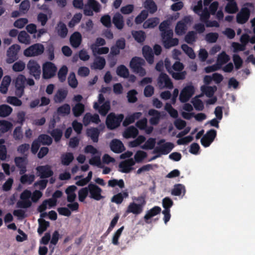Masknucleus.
<instances>
[{
  "instance_id": "ea45409f",
  "label": "nucleus",
  "mask_w": 255,
  "mask_h": 255,
  "mask_svg": "<svg viewBox=\"0 0 255 255\" xmlns=\"http://www.w3.org/2000/svg\"><path fill=\"white\" fill-rule=\"evenodd\" d=\"M11 82V78L9 76H5L2 81L0 91L1 93L5 94L7 92L8 87Z\"/></svg>"
},
{
  "instance_id": "c9c22d12",
  "label": "nucleus",
  "mask_w": 255,
  "mask_h": 255,
  "mask_svg": "<svg viewBox=\"0 0 255 255\" xmlns=\"http://www.w3.org/2000/svg\"><path fill=\"white\" fill-rule=\"evenodd\" d=\"M113 22L115 26L121 29L124 26L123 16L119 13H116L113 18Z\"/></svg>"
},
{
  "instance_id": "4be33fe9",
  "label": "nucleus",
  "mask_w": 255,
  "mask_h": 255,
  "mask_svg": "<svg viewBox=\"0 0 255 255\" xmlns=\"http://www.w3.org/2000/svg\"><path fill=\"white\" fill-rule=\"evenodd\" d=\"M165 66L169 73L172 75L173 78L176 80L184 79L186 75L185 71H183L181 73H176L173 71L171 67H170V62L168 59L165 60Z\"/></svg>"
},
{
  "instance_id": "f257e3e1",
  "label": "nucleus",
  "mask_w": 255,
  "mask_h": 255,
  "mask_svg": "<svg viewBox=\"0 0 255 255\" xmlns=\"http://www.w3.org/2000/svg\"><path fill=\"white\" fill-rule=\"evenodd\" d=\"M213 1V0H204L203 5L201 0L199 1L197 4L193 7L194 11L200 15V20L206 24L207 27H219V24L215 20L209 21L210 13L208 11L207 6Z\"/></svg>"
},
{
  "instance_id": "a211bd4d",
  "label": "nucleus",
  "mask_w": 255,
  "mask_h": 255,
  "mask_svg": "<svg viewBox=\"0 0 255 255\" xmlns=\"http://www.w3.org/2000/svg\"><path fill=\"white\" fill-rule=\"evenodd\" d=\"M27 67L31 75H33L36 79H38L40 77L41 74L40 66L36 61L34 60H29Z\"/></svg>"
},
{
  "instance_id": "423d86ee",
  "label": "nucleus",
  "mask_w": 255,
  "mask_h": 255,
  "mask_svg": "<svg viewBox=\"0 0 255 255\" xmlns=\"http://www.w3.org/2000/svg\"><path fill=\"white\" fill-rule=\"evenodd\" d=\"M102 94H100L98 97V102L94 104V108L97 110L101 115L105 116L111 108L110 102L106 101Z\"/></svg>"
},
{
  "instance_id": "ddd939ff",
  "label": "nucleus",
  "mask_w": 255,
  "mask_h": 255,
  "mask_svg": "<svg viewBox=\"0 0 255 255\" xmlns=\"http://www.w3.org/2000/svg\"><path fill=\"white\" fill-rule=\"evenodd\" d=\"M43 77L44 79H49L52 77L57 70L56 66L51 62H47L42 66Z\"/></svg>"
},
{
  "instance_id": "69168bd1",
  "label": "nucleus",
  "mask_w": 255,
  "mask_h": 255,
  "mask_svg": "<svg viewBox=\"0 0 255 255\" xmlns=\"http://www.w3.org/2000/svg\"><path fill=\"white\" fill-rule=\"evenodd\" d=\"M25 68V64L22 61H18L12 65V70L15 72H21Z\"/></svg>"
},
{
  "instance_id": "8fccbe9b",
  "label": "nucleus",
  "mask_w": 255,
  "mask_h": 255,
  "mask_svg": "<svg viewBox=\"0 0 255 255\" xmlns=\"http://www.w3.org/2000/svg\"><path fill=\"white\" fill-rule=\"evenodd\" d=\"M202 95H199L194 98L192 100V103L196 110L202 111L204 109V104L202 101L199 99Z\"/></svg>"
},
{
  "instance_id": "e2e57ef3",
  "label": "nucleus",
  "mask_w": 255,
  "mask_h": 255,
  "mask_svg": "<svg viewBox=\"0 0 255 255\" xmlns=\"http://www.w3.org/2000/svg\"><path fill=\"white\" fill-rule=\"evenodd\" d=\"M108 186L112 187H114L116 186H118L120 188H123L125 187V184L123 179H112L108 181Z\"/></svg>"
},
{
  "instance_id": "680f3d73",
  "label": "nucleus",
  "mask_w": 255,
  "mask_h": 255,
  "mask_svg": "<svg viewBox=\"0 0 255 255\" xmlns=\"http://www.w3.org/2000/svg\"><path fill=\"white\" fill-rule=\"evenodd\" d=\"M185 189L184 186L181 184L175 185L172 191L171 194L175 196H179L182 193L184 194Z\"/></svg>"
},
{
  "instance_id": "5fc2aeb1",
  "label": "nucleus",
  "mask_w": 255,
  "mask_h": 255,
  "mask_svg": "<svg viewBox=\"0 0 255 255\" xmlns=\"http://www.w3.org/2000/svg\"><path fill=\"white\" fill-rule=\"evenodd\" d=\"M89 196V191L88 186L87 187L82 188L78 191V198L80 202H84L88 196Z\"/></svg>"
},
{
  "instance_id": "aec40b11",
  "label": "nucleus",
  "mask_w": 255,
  "mask_h": 255,
  "mask_svg": "<svg viewBox=\"0 0 255 255\" xmlns=\"http://www.w3.org/2000/svg\"><path fill=\"white\" fill-rule=\"evenodd\" d=\"M89 8H91L96 12H98L100 10V4L95 0H88L87 4L84 8V13L87 15H93V11Z\"/></svg>"
},
{
  "instance_id": "0e129e2a",
  "label": "nucleus",
  "mask_w": 255,
  "mask_h": 255,
  "mask_svg": "<svg viewBox=\"0 0 255 255\" xmlns=\"http://www.w3.org/2000/svg\"><path fill=\"white\" fill-rule=\"evenodd\" d=\"M57 31L58 34L61 37H64L67 35L68 30L66 25L63 23H59L57 26Z\"/></svg>"
},
{
  "instance_id": "603ef678",
  "label": "nucleus",
  "mask_w": 255,
  "mask_h": 255,
  "mask_svg": "<svg viewBox=\"0 0 255 255\" xmlns=\"http://www.w3.org/2000/svg\"><path fill=\"white\" fill-rule=\"evenodd\" d=\"M67 92L64 90H59L54 96V100L56 103H60L63 101L67 96Z\"/></svg>"
},
{
  "instance_id": "7c9ffc66",
  "label": "nucleus",
  "mask_w": 255,
  "mask_h": 255,
  "mask_svg": "<svg viewBox=\"0 0 255 255\" xmlns=\"http://www.w3.org/2000/svg\"><path fill=\"white\" fill-rule=\"evenodd\" d=\"M138 133V131L136 128L131 126L127 128L124 132L123 135L125 138H134Z\"/></svg>"
},
{
  "instance_id": "2eb2a0df",
  "label": "nucleus",
  "mask_w": 255,
  "mask_h": 255,
  "mask_svg": "<svg viewBox=\"0 0 255 255\" xmlns=\"http://www.w3.org/2000/svg\"><path fill=\"white\" fill-rule=\"evenodd\" d=\"M25 77L22 75H18L13 81L16 88L15 94L20 97L23 94Z\"/></svg>"
},
{
  "instance_id": "052dcab7",
  "label": "nucleus",
  "mask_w": 255,
  "mask_h": 255,
  "mask_svg": "<svg viewBox=\"0 0 255 255\" xmlns=\"http://www.w3.org/2000/svg\"><path fill=\"white\" fill-rule=\"evenodd\" d=\"M161 208L159 207L155 206L153 207L152 209L150 210L145 215L144 219L145 220H148L151 217L157 215L160 212Z\"/></svg>"
},
{
  "instance_id": "f8f14e48",
  "label": "nucleus",
  "mask_w": 255,
  "mask_h": 255,
  "mask_svg": "<svg viewBox=\"0 0 255 255\" xmlns=\"http://www.w3.org/2000/svg\"><path fill=\"white\" fill-rule=\"evenodd\" d=\"M89 191V197L97 201H99L104 198L102 195V190L97 185L94 184H90L88 185Z\"/></svg>"
},
{
  "instance_id": "58836bf2",
  "label": "nucleus",
  "mask_w": 255,
  "mask_h": 255,
  "mask_svg": "<svg viewBox=\"0 0 255 255\" xmlns=\"http://www.w3.org/2000/svg\"><path fill=\"white\" fill-rule=\"evenodd\" d=\"M149 115L152 116L150 119V123L151 125H156L158 124L160 118V114L159 112L155 110H150L148 112Z\"/></svg>"
},
{
  "instance_id": "37998d69",
  "label": "nucleus",
  "mask_w": 255,
  "mask_h": 255,
  "mask_svg": "<svg viewBox=\"0 0 255 255\" xmlns=\"http://www.w3.org/2000/svg\"><path fill=\"white\" fill-rule=\"evenodd\" d=\"M91 49L94 55L96 54H105L109 51V48L107 47H98L96 45H91Z\"/></svg>"
},
{
  "instance_id": "7ed1b4c3",
  "label": "nucleus",
  "mask_w": 255,
  "mask_h": 255,
  "mask_svg": "<svg viewBox=\"0 0 255 255\" xmlns=\"http://www.w3.org/2000/svg\"><path fill=\"white\" fill-rule=\"evenodd\" d=\"M42 196L39 190H35L32 193L28 190H25L20 195V200L17 202L19 207L27 208L32 205V202H36Z\"/></svg>"
},
{
  "instance_id": "393cba45",
  "label": "nucleus",
  "mask_w": 255,
  "mask_h": 255,
  "mask_svg": "<svg viewBox=\"0 0 255 255\" xmlns=\"http://www.w3.org/2000/svg\"><path fill=\"white\" fill-rule=\"evenodd\" d=\"M111 150L116 153H121L125 150V147L121 141L117 139H113L110 143Z\"/></svg>"
},
{
  "instance_id": "4d7b16f0",
  "label": "nucleus",
  "mask_w": 255,
  "mask_h": 255,
  "mask_svg": "<svg viewBox=\"0 0 255 255\" xmlns=\"http://www.w3.org/2000/svg\"><path fill=\"white\" fill-rule=\"evenodd\" d=\"M147 153L142 150H138L136 152L134 156V159L135 162H142L146 157Z\"/></svg>"
},
{
  "instance_id": "5701e85b",
  "label": "nucleus",
  "mask_w": 255,
  "mask_h": 255,
  "mask_svg": "<svg viewBox=\"0 0 255 255\" xmlns=\"http://www.w3.org/2000/svg\"><path fill=\"white\" fill-rule=\"evenodd\" d=\"M216 135V131H209L201 139V143L205 147L209 146L214 139Z\"/></svg>"
},
{
  "instance_id": "6e6552de",
  "label": "nucleus",
  "mask_w": 255,
  "mask_h": 255,
  "mask_svg": "<svg viewBox=\"0 0 255 255\" xmlns=\"http://www.w3.org/2000/svg\"><path fill=\"white\" fill-rule=\"evenodd\" d=\"M254 9L252 3H248L241 9L237 15V21L238 23L243 24L249 19L250 12Z\"/></svg>"
},
{
  "instance_id": "dca6fc26",
  "label": "nucleus",
  "mask_w": 255,
  "mask_h": 255,
  "mask_svg": "<svg viewBox=\"0 0 255 255\" xmlns=\"http://www.w3.org/2000/svg\"><path fill=\"white\" fill-rule=\"evenodd\" d=\"M192 21L191 16H186L182 20L178 22L175 27V32L178 35L183 34L187 29V25Z\"/></svg>"
},
{
  "instance_id": "6ab92c4d",
  "label": "nucleus",
  "mask_w": 255,
  "mask_h": 255,
  "mask_svg": "<svg viewBox=\"0 0 255 255\" xmlns=\"http://www.w3.org/2000/svg\"><path fill=\"white\" fill-rule=\"evenodd\" d=\"M157 85L160 89L168 88L172 89L173 84L168 76L165 74L161 73L157 81Z\"/></svg>"
},
{
  "instance_id": "f704fd0d",
  "label": "nucleus",
  "mask_w": 255,
  "mask_h": 255,
  "mask_svg": "<svg viewBox=\"0 0 255 255\" xmlns=\"http://www.w3.org/2000/svg\"><path fill=\"white\" fill-rule=\"evenodd\" d=\"M142 113L141 112H136L127 116L123 122V125L127 126L133 123L135 120L139 119Z\"/></svg>"
},
{
  "instance_id": "a18cd8bd",
  "label": "nucleus",
  "mask_w": 255,
  "mask_h": 255,
  "mask_svg": "<svg viewBox=\"0 0 255 255\" xmlns=\"http://www.w3.org/2000/svg\"><path fill=\"white\" fill-rule=\"evenodd\" d=\"M90 164L102 168L103 167V164L101 160V153L94 155L89 160Z\"/></svg>"
},
{
  "instance_id": "6e6d98bb",
  "label": "nucleus",
  "mask_w": 255,
  "mask_h": 255,
  "mask_svg": "<svg viewBox=\"0 0 255 255\" xmlns=\"http://www.w3.org/2000/svg\"><path fill=\"white\" fill-rule=\"evenodd\" d=\"M72 111L73 114L75 117H79L84 111V105L79 103L73 108Z\"/></svg>"
},
{
  "instance_id": "9d476101",
  "label": "nucleus",
  "mask_w": 255,
  "mask_h": 255,
  "mask_svg": "<svg viewBox=\"0 0 255 255\" xmlns=\"http://www.w3.org/2000/svg\"><path fill=\"white\" fill-rule=\"evenodd\" d=\"M124 118L123 114L116 115L114 113H110L107 116L106 120V125L108 128L110 129L117 128L120 126Z\"/></svg>"
},
{
  "instance_id": "3c124183",
  "label": "nucleus",
  "mask_w": 255,
  "mask_h": 255,
  "mask_svg": "<svg viewBox=\"0 0 255 255\" xmlns=\"http://www.w3.org/2000/svg\"><path fill=\"white\" fill-rule=\"evenodd\" d=\"M116 73L118 76L123 78H126L129 75L128 69L123 65H121L117 67Z\"/></svg>"
},
{
  "instance_id": "473e14b6",
  "label": "nucleus",
  "mask_w": 255,
  "mask_h": 255,
  "mask_svg": "<svg viewBox=\"0 0 255 255\" xmlns=\"http://www.w3.org/2000/svg\"><path fill=\"white\" fill-rule=\"evenodd\" d=\"M76 189V186L72 185L68 187L66 190L65 192L67 196V201L69 202L74 201L76 197V195L75 193Z\"/></svg>"
},
{
  "instance_id": "c03bdc74",
  "label": "nucleus",
  "mask_w": 255,
  "mask_h": 255,
  "mask_svg": "<svg viewBox=\"0 0 255 255\" xmlns=\"http://www.w3.org/2000/svg\"><path fill=\"white\" fill-rule=\"evenodd\" d=\"M100 131L97 128H91L87 129V134L94 142H97Z\"/></svg>"
},
{
  "instance_id": "de8ad7c7",
  "label": "nucleus",
  "mask_w": 255,
  "mask_h": 255,
  "mask_svg": "<svg viewBox=\"0 0 255 255\" xmlns=\"http://www.w3.org/2000/svg\"><path fill=\"white\" fill-rule=\"evenodd\" d=\"M12 109L7 105L0 106V117H6L9 116L12 112Z\"/></svg>"
},
{
  "instance_id": "bf43d9fd",
  "label": "nucleus",
  "mask_w": 255,
  "mask_h": 255,
  "mask_svg": "<svg viewBox=\"0 0 255 255\" xmlns=\"http://www.w3.org/2000/svg\"><path fill=\"white\" fill-rule=\"evenodd\" d=\"M12 127V124L5 120L0 121V128L2 132L5 133L10 129Z\"/></svg>"
},
{
  "instance_id": "39448f33",
  "label": "nucleus",
  "mask_w": 255,
  "mask_h": 255,
  "mask_svg": "<svg viewBox=\"0 0 255 255\" xmlns=\"http://www.w3.org/2000/svg\"><path fill=\"white\" fill-rule=\"evenodd\" d=\"M133 200L137 201L138 203L134 202L130 203L127 209V213H132L134 215H138L142 213L143 207L145 204V199L143 197L140 196L133 198Z\"/></svg>"
},
{
  "instance_id": "a19ab883",
  "label": "nucleus",
  "mask_w": 255,
  "mask_h": 255,
  "mask_svg": "<svg viewBox=\"0 0 255 255\" xmlns=\"http://www.w3.org/2000/svg\"><path fill=\"white\" fill-rule=\"evenodd\" d=\"M105 64L106 62L104 58L98 57L95 59L91 67L95 69H102L104 67Z\"/></svg>"
},
{
  "instance_id": "a878e982",
  "label": "nucleus",
  "mask_w": 255,
  "mask_h": 255,
  "mask_svg": "<svg viewBox=\"0 0 255 255\" xmlns=\"http://www.w3.org/2000/svg\"><path fill=\"white\" fill-rule=\"evenodd\" d=\"M57 200L51 198L48 200H45L43 202V203L39 206L38 208V211L42 213L41 214V217H44L46 216L45 213H42L44 211H45V208H44L43 207L45 206L46 204H48V208H51L52 207H54L56 205Z\"/></svg>"
},
{
  "instance_id": "09e8293b",
  "label": "nucleus",
  "mask_w": 255,
  "mask_h": 255,
  "mask_svg": "<svg viewBox=\"0 0 255 255\" xmlns=\"http://www.w3.org/2000/svg\"><path fill=\"white\" fill-rule=\"evenodd\" d=\"M145 8L148 9L150 13H153L157 10V6L152 0H146L143 3Z\"/></svg>"
},
{
  "instance_id": "9b49d317",
  "label": "nucleus",
  "mask_w": 255,
  "mask_h": 255,
  "mask_svg": "<svg viewBox=\"0 0 255 255\" xmlns=\"http://www.w3.org/2000/svg\"><path fill=\"white\" fill-rule=\"evenodd\" d=\"M174 145L171 142H165L164 139L158 142L157 146L154 150V153L160 154H167L173 149Z\"/></svg>"
},
{
  "instance_id": "1a4fd4ad",
  "label": "nucleus",
  "mask_w": 255,
  "mask_h": 255,
  "mask_svg": "<svg viewBox=\"0 0 255 255\" xmlns=\"http://www.w3.org/2000/svg\"><path fill=\"white\" fill-rule=\"evenodd\" d=\"M44 47L41 43L34 44L23 51V54L26 57H35L41 55L44 51Z\"/></svg>"
},
{
  "instance_id": "864d4df0",
  "label": "nucleus",
  "mask_w": 255,
  "mask_h": 255,
  "mask_svg": "<svg viewBox=\"0 0 255 255\" xmlns=\"http://www.w3.org/2000/svg\"><path fill=\"white\" fill-rule=\"evenodd\" d=\"M238 10L237 4L235 1H229L225 7V11L229 13H236Z\"/></svg>"
},
{
  "instance_id": "b1692460",
  "label": "nucleus",
  "mask_w": 255,
  "mask_h": 255,
  "mask_svg": "<svg viewBox=\"0 0 255 255\" xmlns=\"http://www.w3.org/2000/svg\"><path fill=\"white\" fill-rule=\"evenodd\" d=\"M38 174L41 178H47L51 176L53 172L48 165L39 166L36 168Z\"/></svg>"
},
{
  "instance_id": "338daca9",
  "label": "nucleus",
  "mask_w": 255,
  "mask_h": 255,
  "mask_svg": "<svg viewBox=\"0 0 255 255\" xmlns=\"http://www.w3.org/2000/svg\"><path fill=\"white\" fill-rule=\"evenodd\" d=\"M182 49L183 51L191 59H194L196 57L195 53L193 50L186 44L182 45Z\"/></svg>"
},
{
  "instance_id": "c85d7f7f",
  "label": "nucleus",
  "mask_w": 255,
  "mask_h": 255,
  "mask_svg": "<svg viewBox=\"0 0 255 255\" xmlns=\"http://www.w3.org/2000/svg\"><path fill=\"white\" fill-rule=\"evenodd\" d=\"M182 109L184 111L182 112L181 115L184 119L189 120L193 117V113H190L193 110V107L191 104L189 103L185 104L182 107Z\"/></svg>"
},
{
  "instance_id": "412c9836",
  "label": "nucleus",
  "mask_w": 255,
  "mask_h": 255,
  "mask_svg": "<svg viewBox=\"0 0 255 255\" xmlns=\"http://www.w3.org/2000/svg\"><path fill=\"white\" fill-rule=\"evenodd\" d=\"M135 164L133 159L129 158L121 162L119 164V170L122 172H129L133 168L132 166Z\"/></svg>"
},
{
  "instance_id": "c756f323",
  "label": "nucleus",
  "mask_w": 255,
  "mask_h": 255,
  "mask_svg": "<svg viewBox=\"0 0 255 255\" xmlns=\"http://www.w3.org/2000/svg\"><path fill=\"white\" fill-rule=\"evenodd\" d=\"M229 60V56L225 51H223L218 55L216 64L221 69L222 66L227 63Z\"/></svg>"
},
{
  "instance_id": "79ce46f5",
  "label": "nucleus",
  "mask_w": 255,
  "mask_h": 255,
  "mask_svg": "<svg viewBox=\"0 0 255 255\" xmlns=\"http://www.w3.org/2000/svg\"><path fill=\"white\" fill-rule=\"evenodd\" d=\"M201 91L208 97H211L217 90L216 86H203L201 87Z\"/></svg>"
},
{
  "instance_id": "e433bc0d",
  "label": "nucleus",
  "mask_w": 255,
  "mask_h": 255,
  "mask_svg": "<svg viewBox=\"0 0 255 255\" xmlns=\"http://www.w3.org/2000/svg\"><path fill=\"white\" fill-rule=\"evenodd\" d=\"M159 22V19L157 17L151 18L146 20L143 24V28H153Z\"/></svg>"
},
{
  "instance_id": "4468645a",
  "label": "nucleus",
  "mask_w": 255,
  "mask_h": 255,
  "mask_svg": "<svg viewBox=\"0 0 255 255\" xmlns=\"http://www.w3.org/2000/svg\"><path fill=\"white\" fill-rule=\"evenodd\" d=\"M20 49V46L18 44H13L11 45L7 51V59L6 60L7 63H13L17 59V54Z\"/></svg>"
},
{
  "instance_id": "774afa93",
  "label": "nucleus",
  "mask_w": 255,
  "mask_h": 255,
  "mask_svg": "<svg viewBox=\"0 0 255 255\" xmlns=\"http://www.w3.org/2000/svg\"><path fill=\"white\" fill-rule=\"evenodd\" d=\"M148 12L145 10H142L135 18V22L136 24L141 23L147 17Z\"/></svg>"
},
{
  "instance_id": "20e7f679",
  "label": "nucleus",
  "mask_w": 255,
  "mask_h": 255,
  "mask_svg": "<svg viewBox=\"0 0 255 255\" xmlns=\"http://www.w3.org/2000/svg\"><path fill=\"white\" fill-rule=\"evenodd\" d=\"M156 139L150 137L145 141V137L143 135L138 136L135 139L129 142L128 146L130 147H135L140 145L143 149H152L155 145Z\"/></svg>"
},
{
  "instance_id": "cd10ccee",
  "label": "nucleus",
  "mask_w": 255,
  "mask_h": 255,
  "mask_svg": "<svg viewBox=\"0 0 255 255\" xmlns=\"http://www.w3.org/2000/svg\"><path fill=\"white\" fill-rule=\"evenodd\" d=\"M142 54L148 63L151 64L153 63V54L152 49L150 47L146 45L144 46L142 48Z\"/></svg>"
},
{
  "instance_id": "f03ea898",
  "label": "nucleus",
  "mask_w": 255,
  "mask_h": 255,
  "mask_svg": "<svg viewBox=\"0 0 255 255\" xmlns=\"http://www.w3.org/2000/svg\"><path fill=\"white\" fill-rule=\"evenodd\" d=\"M171 24L170 21L166 20L162 22L159 25V29L162 32V42L166 48H169L178 44V39L176 38H172L173 31L169 28V26Z\"/></svg>"
},
{
  "instance_id": "2f4dec72",
  "label": "nucleus",
  "mask_w": 255,
  "mask_h": 255,
  "mask_svg": "<svg viewBox=\"0 0 255 255\" xmlns=\"http://www.w3.org/2000/svg\"><path fill=\"white\" fill-rule=\"evenodd\" d=\"M82 41V36L78 32H74L70 37V43L71 45L75 48L78 47Z\"/></svg>"
},
{
  "instance_id": "bb28decb",
  "label": "nucleus",
  "mask_w": 255,
  "mask_h": 255,
  "mask_svg": "<svg viewBox=\"0 0 255 255\" xmlns=\"http://www.w3.org/2000/svg\"><path fill=\"white\" fill-rule=\"evenodd\" d=\"M15 163L16 166L19 168L20 174H24L26 170V166L27 164V160L26 158L17 157L14 159Z\"/></svg>"
},
{
  "instance_id": "0eeeda50",
  "label": "nucleus",
  "mask_w": 255,
  "mask_h": 255,
  "mask_svg": "<svg viewBox=\"0 0 255 255\" xmlns=\"http://www.w3.org/2000/svg\"><path fill=\"white\" fill-rule=\"evenodd\" d=\"M144 64L145 61L142 58L135 57L131 59L129 66L134 72L140 76H143L145 75L146 71L142 66Z\"/></svg>"
},
{
  "instance_id": "72a5a7b5",
  "label": "nucleus",
  "mask_w": 255,
  "mask_h": 255,
  "mask_svg": "<svg viewBox=\"0 0 255 255\" xmlns=\"http://www.w3.org/2000/svg\"><path fill=\"white\" fill-rule=\"evenodd\" d=\"M17 39L20 43L25 45L31 43L30 37L25 31H21L18 33Z\"/></svg>"
},
{
  "instance_id": "4c0bfd02",
  "label": "nucleus",
  "mask_w": 255,
  "mask_h": 255,
  "mask_svg": "<svg viewBox=\"0 0 255 255\" xmlns=\"http://www.w3.org/2000/svg\"><path fill=\"white\" fill-rule=\"evenodd\" d=\"M128 196L127 192H123L114 195L111 199V201L116 204H119L122 203L124 198H127Z\"/></svg>"
},
{
  "instance_id": "49530a36",
  "label": "nucleus",
  "mask_w": 255,
  "mask_h": 255,
  "mask_svg": "<svg viewBox=\"0 0 255 255\" xmlns=\"http://www.w3.org/2000/svg\"><path fill=\"white\" fill-rule=\"evenodd\" d=\"M73 159L74 156L70 152L64 153L61 157V163L64 165H68Z\"/></svg>"
},
{
  "instance_id": "f3484780",
  "label": "nucleus",
  "mask_w": 255,
  "mask_h": 255,
  "mask_svg": "<svg viewBox=\"0 0 255 255\" xmlns=\"http://www.w3.org/2000/svg\"><path fill=\"white\" fill-rule=\"evenodd\" d=\"M194 87L192 85L186 86L182 89L180 93L179 96L180 101L183 103L188 101L194 94Z\"/></svg>"
},
{
  "instance_id": "13d9d810",
  "label": "nucleus",
  "mask_w": 255,
  "mask_h": 255,
  "mask_svg": "<svg viewBox=\"0 0 255 255\" xmlns=\"http://www.w3.org/2000/svg\"><path fill=\"white\" fill-rule=\"evenodd\" d=\"M132 35L138 42H143L145 38V33L142 31H134L132 32Z\"/></svg>"
}]
</instances>
